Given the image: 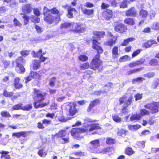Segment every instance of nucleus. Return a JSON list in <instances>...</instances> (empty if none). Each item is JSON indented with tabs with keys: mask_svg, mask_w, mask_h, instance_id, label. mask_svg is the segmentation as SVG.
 Returning <instances> with one entry per match:
<instances>
[{
	"mask_svg": "<svg viewBox=\"0 0 159 159\" xmlns=\"http://www.w3.org/2000/svg\"><path fill=\"white\" fill-rule=\"evenodd\" d=\"M155 73L153 71H150L145 74L143 76L145 78L149 79L154 77L155 76Z\"/></svg>",
	"mask_w": 159,
	"mask_h": 159,
	"instance_id": "37998d69",
	"label": "nucleus"
},
{
	"mask_svg": "<svg viewBox=\"0 0 159 159\" xmlns=\"http://www.w3.org/2000/svg\"><path fill=\"white\" fill-rule=\"evenodd\" d=\"M78 59L82 62H85L88 60V57L85 55H80L78 57Z\"/></svg>",
	"mask_w": 159,
	"mask_h": 159,
	"instance_id": "3c124183",
	"label": "nucleus"
},
{
	"mask_svg": "<svg viewBox=\"0 0 159 159\" xmlns=\"http://www.w3.org/2000/svg\"><path fill=\"white\" fill-rule=\"evenodd\" d=\"M148 12L145 10L141 9L139 12V15L142 18H146L148 16Z\"/></svg>",
	"mask_w": 159,
	"mask_h": 159,
	"instance_id": "c03bdc74",
	"label": "nucleus"
},
{
	"mask_svg": "<svg viewBox=\"0 0 159 159\" xmlns=\"http://www.w3.org/2000/svg\"><path fill=\"white\" fill-rule=\"evenodd\" d=\"M33 93L34 95L33 99L34 101L33 104L35 108H42L49 104V100L46 102H43L47 94L46 93H42L40 90L36 88H34Z\"/></svg>",
	"mask_w": 159,
	"mask_h": 159,
	"instance_id": "7ed1b4c3",
	"label": "nucleus"
},
{
	"mask_svg": "<svg viewBox=\"0 0 159 159\" xmlns=\"http://www.w3.org/2000/svg\"><path fill=\"white\" fill-rule=\"evenodd\" d=\"M112 58L114 60H117L119 57L118 52V47L117 46H114L112 50Z\"/></svg>",
	"mask_w": 159,
	"mask_h": 159,
	"instance_id": "5701e85b",
	"label": "nucleus"
},
{
	"mask_svg": "<svg viewBox=\"0 0 159 159\" xmlns=\"http://www.w3.org/2000/svg\"><path fill=\"white\" fill-rule=\"evenodd\" d=\"M157 42L156 41L150 40H148L147 42L145 43L144 44V45L146 48H148L152 45L157 44Z\"/></svg>",
	"mask_w": 159,
	"mask_h": 159,
	"instance_id": "c9c22d12",
	"label": "nucleus"
},
{
	"mask_svg": "<svg viewBox=\"0 0 159 159\" xmlns=\"http://www.w3.org/2000/svg\"><path fill=\"white\" fill-rule=\"evenodd\" d=\"M133 99V97L131 96L127 99V97L125 95H123L119 98V104L121 105L124 103L121 111V114L125 115H126L128 114V108L132 103Z\"/></svg>",
	"mask_w": 159,
	"mask_h": 159,
	"instance_id": "39448f33",
	"label": "nucleus"
},
{
	"mask_svg": "<svg viewBox=\"0 0 159 159\" xmlns=\"http://www.w3.org/2000/svg\"><path fill=\"white\" fill-rule=\"evenodd\" d=\"M113 27L116 32L121 34L125 33L128 30L127 27L124 24L120 22L119 21L114 22Z\"/></svg>",
	"mask_w": 159,
	"mask_h": 159,
	"instance_id": "0eeeda50",
	"label": "nucleus"
},
{
	"mask_svg": "<svg viewBox=\"0 0 159 159\" xmlns=\"http://www.w3.org/2000/svg\"><path fill=\"white\" fill-rule=\"evenodd\" d=\"M145 79L142 77H138L137 78L133 79L132 81L133 84H135L137 82H142L145 80Z\"/></svg>",
	"mask_w": 159,
	"mask_h": 159,
	"instance_id": "4d7b16f0",
	"label": "nucleus"
},
{
	"mask_svg": "<svg viewBox=\"0 0 159 159\" xmlns=\"http://www.w3.org/2000/svg\"><path fill=\"white\" fill-rule=\"evenodd\" d=\"M149 64L151 66H159L158 61L155 58L151 59L149 61Z\"/></svg>",
	"mask_w": 159,
	"mask_h": 159,
	"instance_id": "58836bf2",
	"label": "nucleus"
},
{
	"mask_svg": "<svg viewBox=\"0 0 159 159\" xmlns=\"http://www.w3.org/2000/svg\"><path fill=\"white\" fill-rule=\"evenodd\" d=\"M135 152L134 151L131 147H127L125 148V153L129 156L134 154Z\"/></svg>",
	"mask_w": 159,
	"mask_h": 159,
	"instance_id": "2f4dec72",
	"label": "nucleus"
},
{
	"mask_svg": "<svg viewBox=\"0 0 159 159\" xmlns=\"http://www.w3.org/2000/svg\"><path fill=\"white\" fill-rule=\"evenodd\" d=\"M75 24V22H66L61 23L60 25V28L61 29H68L69 28H73Z\"/></svg>",
	"mask_w": 159,
	"mask_h": 159,
	"instance_id": "b1692460",
	"label": "nucleus"
},
{
	"mask_svg": "<svg viewBox=\"0 0 159 159\" xmlns=\"http://www.w3.org/2000/svg\"><path fill=\"white\" fill-rule=\"evenodd\" d=\"M145 61V58L143 57L141 58L138 60L129 63L128 64V66L130 68H133L143 65L144 64Z\"/></svg>",
	"mask_w": 159,
	"mask_h": 159,
	"instance_id": "f8f14e48",
	"label": "nucleus"
},
{
	"mask_svg": "<svg viewBox=\"0 0 159 159\" xmlns=\"http://www.w3.org/2000/svg\"><path fill=\"white\" fill-rule=\"evenodd\" d=\"M1 116L3 117L9 118L11 116L10 113L7 111H2L0 113Z\"/></svg>",
	"mask_w": 159,
	"mask_h": 159,
	"instance_id": "13d9d810",
	"label": "nucleus"
},
{
	"mask_svg": "<svg viewBox=\"0 0 159 159\" xmlns=\"http://www.w3.org/2000/svg\"><path fill=\"white\" fill-rule=\"evenodd\" d=\"M42 52V49H40L38 51L35 52L33 51L32 52V54L33 56L35 58H38L40 56Z\"/></svg>",
	"mask_w": 159,
	"mask_h": 159,
	"instance_id": "49530a36",
	"label": "nucleus"
},
{
	"mask_svg": "<svg viewBox=\"0 0 159 159\" xmlns=\"http://www.w3.org/2000/svg\"><path fill=\"white\" fill-rule=\"evenodd\" d=\"M43 9L47 11L48 12H50L53 15H56V16H59V18H60L61 14L59 8L57 7H53L50 9L45 6Z\"/></svg>",
	"mask_w": 159,
	"mask_h": 159,
	"instance_id": "4468645a",
	"label": "nucleus"
},
{
	"mask_svg": "<svg viewBox=\"0 0 159 159\" xmlns=\"http://www.w3.org/2000/svg\"><path fill=\"white\" fill-rule=\"evenodd\" d=\"M40 67V62L38 60H34L33 61L32 64V67L33 70H37Z\"/></svg>",
	"mask_w": 159,
	"mask_h": 159,
	"instance_id": "c756f323",
	"label": "nucleus"
},
{
	"mask_svg": "<svg viewBox=\"0 0 159 159\" xmlns=\"http://www.w3.org/2000/svg\"><path fill=\"white\" fill-rule=\"evenodd\" d=\"M76 104L75 103H73L72 105L70 106L68 109V115L70 116H73L78 112L79 109L76 108Z\"/></svg>",
	"mask_w": 159,
	"mask_h": 159,
	"instance_id": "2eb2a0df",
	"label": "nucleus"
},
{
	"mask_svg": "<svg viewBox=\"0 0 159 159\" xmlns=\"http://www.w3.org/2000/svg\"><path fill=\"white\" fill-rule=\"evenodd\" d=\"M9 152L8 151L2 150L0 152V154H1V158L4 159H11L10 155L8 154Z\"/></svg>",
	"mask_w": 159,
	"mask_h": 159,
	"instance_id": "72a5a7b5",
	"label": "nucleus"
},
{
	"mask_svg": "<svg viewBox=\"0 0 159 159\" xmlns=\"http://www.w3.org/2000/svg\"><path fill=\"white\" fill-rule=\"evenodd\" d=\"M143 69V67L136 68L135 69H131L126 72L127 75H131L132 74L135 73L137 72L140 71Z\"/></svg>",
	"mask_w": 159,
	"mask_h": 159,
	"instance_id": "473e14b6",
	"label": "nucleus"
},
{
	"mask_svg": "<svg viewBox=\"0 0 159 159\" xmlns=\"http://www.w3.org/2000/svg\"><path fill=\"white\" fill-rule=\"evenodd\" d=\"M33 10V6L31 4L28 3L24 4L21 7V10L24 14H30Z\"/></svg>",
	"mask_w": 159,
	"mask_h": 159,
	"instance_id": "f3484780",
	"label": "nucleus"
},
{
	"mask_svg": "<svg viewBox=\"0 0 159 159\" xmlns=\"http://www.w3.org/2000/svg\"><path fill=\"white\" fill-rule=\"evenodd\" d=\"M56 80V77H52L49 80V85L51 87H53L55 85Z\"/></svg>",
	"mask_w": 159,
	"mask_h": 159,
	"instance_id": "5fc2aeb1",
	"label": "nucleus"
},
{
	"mask_svg": "<svg viewBox=\"0 0 159 159\" xmlns=\"http://www.w3.org/2000/svg\"><path fill=\"white\" fill-rule=\"evenodd\" d=\"M93 73V72L90 70H87L85 71L83 78L84 79L89 80L92 77V75Z\"/></svg>",
	"mask_w": 159,
	"mask_h": 159,
	"instance_id": "c85d7f7f",
	"label": "nucleus"
},
{
	"mask_svg": "<svg viewBox=\"0 0 159 159\" xmlns=\"http://www.w3.org/2000/svg\"><path fill=\"white\" fill-rule=\"evenodd\" d=\"M82 12L84 14L88 16H90L93 15L94 10L93 9H87L84 8L82 10Z\"/></svg>",
	"mask_w": 159,
	"mask_h": 159,
	"instance_id": "7c9ffc66",
	"label": "nucleus"
},
{
	"mask_svg": "<svg viewBox=\"0 0 159 159\" xmlns=\"http://www.w3.org/2000/svg\"><path fill=\"white\" fill-rule=\"evenodd\" d=\"M14 93L13 92H8L6 89H4L3 92V95L6 97L11 98V100L13 101L17 98L21 97L22 93L18 92L13 96Z\"/></svg>",
	"mask_w": 159,
	"mask_h": 159,
	"instance_id": "9d476101",
	"label": "nucleus"
},
{
	"mask_svg": "<svg viewBox=\"0 0 159 159\" xmlns=\"http://www.w3.org/2000/svg\"><path fill=\"white\" fill-rule=\"evenodd\" d=\"M130 58L128 55H125L120 57L119 59V61L120 62H125L128 60H129Z\"/></svg>",
	"mask_w": 159,
	"mask_h": 159,
	"instance_id": "bf43d9fd",
	"label": "nucleus"
},
{
	"mask_svg": "<svg viewBox=\"0 0 159 159\" xmlns=\"http://www.w3.org/2000/svg\"><path fill=\"white\" fill-rule=\"evenodd\" d=\"M4 3L9 4V6L11 8H14L16 7L18 3L14 0H3Z\"/></svg>",
	"mask_w": 159,
	"mask_h": 159,
	"instance_id": "cd10ccee",
	"label": "nucleus"
},
{
	"mask_svg": "<svg viewBox=\"0 0 159 159\" xmlns=\"http://www.w3.org/2000/svg\"><path fill=\"white\" fill-rule=\"evenodd\" d=\"M43 20L48 24H57L61 20L59 16H53L43 9Z\"/></svg>",
	"mask_w": 159,
	"mask_h": 159,
	"instance_id": "20e7f679",
	"label": "nucleus"
},
{
	"mask_svg": "<svg viewBox=\"0 0 159 159\" xmlns=\"http://www.w3.org/2000/svg\"><path fill=\"white\" fill-rule=\"evenodd\" d=\"M129 3V2L127 0H123L121 2L120 5V8H125L127 7L128 4Z\"/></svg>",
	"mask_w": 159,
	"mask_h": 159,
	"instance_id": "de8ad7c7",
	"label": "nucleus"
},
{
	"mask_svg": "<svg viewBox=\"0 0 159 159\" xmlns=\"http://www.w3.org/2000/svg\"><path fill=\"white\" fill-rule=\"evenodd\" d=\"M93 36L91 39L92 48L96 51L97 54L92 59L90 68L94 71L97 70L98 72H100L103 70L102 61L100 60V55L103 53L104 50L101 45V43L98 40L103 38L106 34L104 31H94L93 32Z\"/></svg>",
	"mask_w": 159,
	"mask_h": 159,
	"instance_id": "f257e3e1",
	"label": "nucleus"
},
{
	"mask_svg": "<svg viewBox=\"0 0 159 159\" xmlns=\"http://www.w3.org/2000/svg\"><path fill=\"white\" fill-rule=\"evenodd\" d=\"M116 42V40L113 39H110L107 41L105 42L104 44L107 46L112 47L115 44Z\"/></svg>",
	"mask_w": 159,
	"mask_h": 159,
	"instance_id": "a19ab883",
	"label": "nucleus"
},
{
	"mask_svg": "<svg viewBox=\"0 0 159 159\" xmlns=\"http://www.w3.org/2000/svg\"><path fill=\"white\" fill-rule=\"evenodd\" d=\"M30 51L22 50L20 52V54L22 57H25L28 55L30 54Z\"/></svg>",
	"mask_w": 159,
	"mask_h": 159,
	"instance_id": "774afa93",
	"label": "nucleus"
},
{
	"mask_svg": "<svg viewBox=\"0 0 159 159\" xmlns=\"http://www.w3.org/2000/svg\"><path fill=\"white\" fill-rule=\"evenodd\" d=\"M0 66L3 70L9 69L11 67V61L6 59L3 60L1 61V64H0Z\"/></svg>",
	"mask_w": 159,
	"mask_h": 159,
	"instance_id": "412c9836",
	"label": "nucleus"
},
{
	"mask_svg": "<svg viewBox=\"0 0 159 159\" xmlns=\"http://www.w3.org/2000/svg\"><path fill=\"white\" fill-rule=\"evenodd\" d=\"M21 80L19 77L15 78L13 80V85L16 89H20L23 87V84L20 82Z\"/></svg>",
	"mask_w": 159,
	"mask_h": 159,
	"instance_id": "aec40b11",
	"label": "nucleus"
},
{
	"mask_svg": "<svg viewBox=\"0 0 159 159\" xmlns=\"http://www.w3.org/2000/svg\"><path fill=\"white\" fill-rule=\"evenodd\" d=\"M149 111L146 109H142L140 110V113L139 114L140 115L141 118L142 116L146 115H149Z\"/></svg>",
	"mask_w": 159,
	"mask_h": 159,
	"instance_id": "09e8293b",
	"label": "nucleus"
},
{
	"mask_svg": "<svg viewBox=\"0 0 159 159\" xmlns=\"http://www.w3.org/2000/svg\"><path fill=\"white\" fill-rule=\"evenodd\" d=\"M101 128L98 123H92L84 125L81 127H76L72 128L70 133L71 136L74 139L80 140L83 138V136H80V134L89 133L95 130L101 129Z\"/></svg>",
	"mask_w": 159,
	"mask_h": 159,
	"instance_id": "f03ea898",
	"label": "nucleus"
},
{
	"mask_svg": "<svg viewBox=\"0 0 159 159\" xmlns=\"http://www.w3.org/2000/svg\"><path fill=\"white\" fill-rule=\"evenodd\" d=\"M69 134L65 129L60 130L58 133L52 136V139L61 138L62 140L61 142L62 144L67 143L70 142L69 137Z\"/></svg>",
	"mask_w": 159,
	"mask_h": 159,
	"instance_id": "423d86ee",
	"label": "nucleus"
},
{
	"mask_svg": "<svg viewBox=\"0 0 159 159\" xmlns=\"http://www.w3.org/2000/svg\"><path fill=\"white\" fill-rule=\"evenodd\" d=\"M31 21L35 24L39 23L40 21L39 18L34 15L31 16Z\"/></svg>",
	"mask_w": 159,
	"mask_h": 159,
	"instance_id": "864d4df0",
	"label": "nucleus"
},
{
	"mask_svg": "<svg viewBox=\"0 0 159 159\" xmlns=\"http://www.w3.org/2000/svg\"><path fill=\"white\" fill-rule=\"evenodd\" d=\"M51 123V120L47 119H44L42 120V122H39L37 123V127L39 129H43L44 126H47Z\"/></svg>",
	"mask_w": 159,
	"mask_h": 159,
	"instance_id": "6ab92c4d",
	"label": "nucleus"
},
{
	"mask_svg": "<svg viewBox=\"0 0 159 159\" xmlns=\"http://www.w3.org/2000/svg\"><path fill=\"white\" fill-rule=\"evenodd\" d=\"M114 149L112 147L108 146L102 149L100 152L104 154H107L110 156L113 154Z\"/></svg>",
	"mask_w": 159,
	"mask_h": 159,
	"instance_id": "a211bd4d",
	"label": "nucleus"
},
{
	"mask_svg": "<svg viewBox=\"0 0 159 159\" xmlns=\"http://www.w3.org/2000/svg\"><path fill=\"white\" fill-rule=\"evenodd\" d=\"M90 66L88 62H86L81 64L80 66V68L81 70H85L88 69Z\"/></svg>",
	"mask_w": 159,
	"mask_h": 159,
	"instance_id": "6e6d98bb",
	"label": "nucleus"
},
{
	"mask_svg": "<svg viewBox=\"0 0 159 159\" xmlns=\"http://www.w3.org/2000/svg\"><path fill=\"white\" fill-rule=\"evenodd\" d=\"M30 75L32 79L35 80H40L41 77V75L36 71H30Z\"/></svg>",
	"mask_w": 159,
	"mask_h": 159,
	"instance_id": "bb28decb",
	"label": "nucleus"
},
{
	"mask_svg": "<svg viewBox=\"0 0 159 159\" xmlns=\"http://www.w3.org/2000/svg\"><path fill=\"white\" fill-rule=\"evenodd\" d=\"M20 15H23L22 18L24 19L23 21L25 25H26L28 24L29 22L30 17L29 16L24 14V13H20Z\"/></svg>",
	"mask_w": 159,
	"mask_h": 159,
	"instance_id": "ea45409f",
	"label": "nucleus"
},
{
	"mask_svg": "<svg viewBox=\"0 0 159 159\" xmlns=\"http://www.w3.org/2000/svg\"><path fill=\"white\" fill-rule=\"evenodd\" d=\"M124 22L125 24L129 26L134 25L136 24L134 19L129 17L125 18L124 20Z\"/></svg>",
	"mask_w": 159,
	"mask_h": 159,
	"instance_id": "4be33fe9",
	"label": "nucleus"
},
{
	"mask_svg": "<svg viewBox=\"0 0 159 159\" xmlns=\"http://www.w3.org/2000/svg\"><path fill=\"white\" fill-rule=\"evenodd\" d=\"M82 24L79 23H75V24L73 28L72 29V31L76 33H81L83 32L85 30V28L82 26Z\"/></svg>",
	"mask_w": 159,
	"mask_h": 159,
	"instance_id": "dca6fc26",
	"label": "nucleus"
},
{
	"mask_svg": "<svg viewBox=\"0 0 159 159\" xmlns=\"http://www.w3.org/2000/svg\"><path fill=\"white\" fill-rule=\"evenodd\" d=\"M112 84V83H109L108 84L105 85L104 87V91L102 92V93H104L109 91L110 90Z\"/></svg>",
	"mask_w": 159,
	"mask_h": 159,
	"instance_id": "e2e57ef3",
	"label": "nucleus"
},
{
	"mask_svg": "<svg viewBox=\"0 0 159 159\" xmlns=\"http://www.w3.org/2000/svg\"><path fill=\"white\" fill-rule=\"evenodd\" d=\"M159 85V78L156 79L153 82L152 87L153 89H156Z\"/></svg>",
	"mask_w": 159,
	"mask_h": 159,
	"instance_id": "0e129e2a",
	"label": "nucleus"
},
{
	"mask_svg": "<svg viewBox=\"0 0 159 159\" xmlns=\"http://www.w3.org/2000/svg\"><path fill=\"white\" fill-rule=\"evenodd\" d=\"M141 118L140 115L138 114H132L130 118L131 121H137L140 120Z\"/></svg>",
	"mask_w": 159,
	"mask_h": 159,
	"instance_id": "4c0bfd02",
	"label": "nucleus"
},
{
	"mask_svg": "<svg viewBox=\"0 0 159 159\" xmlns=\"http://www.w3.org/2000/svg\"><path fill=\"white\" fill-rule=\"evenodd\" d=\"M28 131H20L18 132L13 133L12 134V136H15L17 138H19L21 137H25L27 135Z\"/></svg>",
	"mask_w": 159,
	"mask_h": 159,
	"instance_id": "a878e982",
	"label": "nucleus"
},
{
	"mask_svg": "<svg viewBox=\"0 0 159 159\" xmlns=\"http://www.w3.org/2000/svg\"><path fill=\"white\" fill-rule=\"evenodd\" d=\"M33 108V106L31 104H26L24 106H22V110L24 111H29Z\"/></svg>",
	"mask_w": 159,
	"mask_h": 159,
	"instance_id": "603ef678",
	"label": "nucleus"
},
{
	"mask_svg": "<svg viewBox=\"0 0 159 159\" xmlns=\"http://www.w3.org/2000/svg\"><path fill=\"white\" fill-rule=\"evenodd\" d=\"M77 11L74 8L71 7L69 6V8L67 9V16L69 18H72L74 17L73 12H77Z\"/></svg>",
	"mask_w": 159,
	"mask_h": 159,
	"instance_id": "393cba45",
	"label": "nucleus"
},
{
	"mask_svg": "<svg viewBox=\"0 0 159 159\" xmlns=\"http://www.w3.org/2000/svg\"><path fill=\"white\" fill-rule=\"evenodd\" d=\"M112 118L113 120L116 122H120L121 121V119L118 115H114L112 116Z\"/></svg>",
	"mask_w": 159,
	"mask_h": 159,
	"instance_id": "680f3d73",
	"label": "nucleus"
},
{
	"mask_svg": "<svg viewBox=\"0 0 159 159\" xmlns=\"http://www.w3.org/2000/svg\"><path fill=\"white\" fill-rule=\"evenodd\" d=\"M128 132V131L123 129H121L117 131V134L118 136L123 137L126 136V133Z\"/></svg>",
	"mask_w": 159,
	"mask_h": 159,
	"instance_id": "e433bc0d",
	"label": "nucleus"
},
{
	"mask_svg": "<svg viewBox=\"0 0 159 159\" xmlns=\"http://www.w3.org/2000/svg\"><path fill=\"white\" fill-rule=\"evenodd\" d=\"M16 64L15 67L16 68H19L20 73H23L25 72V70L23 66L25 62V60L21 56L18 57L15 60Z\"/></svg>",
	"mask_w": 159,
	"mask_h": 159,
	"instance_id": "1a4fd4ad",
	"label": "nucleus"
},
{
	"mask_svg": "<svg viewBox=\"0 0 159 159\" xmlns=\"http://www.w3.org/2000/svg\"><path fill=\"white\" fill-rule=\"evenodd\" d=\"M23 104L22 103H18L14 105L11 108L12 110H22Z\"/></svg>",
	"mask_w": 159,
	"mask_h": 159,
	"instance_id": "a18cd8bd",
	"label": "nucleus"
},
{
	"mask_svg": "<svg viewBox=\"0 0 159 159\" xmlns=\"http://www.w3.org/2000/svg\"><path fill=\"white\" fill-rule=\"evenodd\" d=\"M106 143L108 145L113 144L116 143V140L114 139L108 137L107 138Z\"/></svg>",
	"mask_w": 159,
	"mask_h": 159,
	"instance_id": "8fccbe9b",
	"label": "nucleus"
},
{
	"mask_svg": "<svg viewBox=\"0 0 159 159\" xmlns=\"http://www.w3.org/2000/svg\"><path fill=\"white\" fill-rule=\"evenodd\" d=\"M113 16V12L112 10L107 9L102 12L101 18L102 20L108 21L110 20Z\"/></svg>",
	"mask_w": 159,
	"mask_h": 159,
	"instance_id": "9b49d317",
	"label": "nucleus"
},
{
	"mask_svg": "<svg viewBox=\"0 0 159 159\" xmlns=\"http://www.w3.org/2000/svg\"><path fill=\"white\" fill-rule=\"evenodd\" d=\"M125 14L127 16L133 17H136L138 14L137 10L134 7H131L127 9L125 11Z\"/></svg>",
	"mask_w": 159,
	"mask_h": 159,
	"instance_id": "ddd939ff",
	"label": "nucleus"
},
{
	"mask_svg": "<svg viewBox=\"0 0 159 159\" xmlns=\"http://www.w3.org/2000/svg\"><path fill=\"white\" fill-rule=\"evenodd\" d=\"M86 153L82 151H79L75 152L73 153V154L76 156L79 157H82L85 156Z\"/></svg>",
	"mask_w": 159,
	"mask_h": 159,
	"instance_id": "69168bd1",
	"label": "nucleus"
},
{
	"mask_svg": "<svg viewBox=\"0 0 159 159\" xmlns=\"http://www.w3.org/2000/svg\"><path fill=\"white\" fill-rule=\"evenodd\" d=\"M14 25L16 26L21 27L22 26V24L16 18H14L13 20Z\"/></svg>",
	"mask_w": 159,
	"mask_h": 159,
	"instance_id": "338daca9",
	"label": "nucleus"
},
{
	"mask_svg": "<svg viewBox=\"0 0 159 159\" xmlns=\"http://www.w3.org/2000/svg\"><path fill=\"white\" fill-rule=\"evenodd\" d=\"M144 107L150 110L152 113H156L159 111V102L153 101L146 104Z\"/></svg>",
	"mask_w": 159,
	"mask_h": 159,
	"instance_id": "6e6552de",
	"label": "nucleus"
},
{
	"mask_svg": "<svg viewBox=\"0 0 159 159\" xmlns=\"http://www.w3.org/2000/svg\"><path fill=\"white\" fill-rule=\"evenodd\" d=\"M37 154L41 157H44L47 154V152L46 151H44V149L42 148L38 150Z\"/></svg>",
	"mask_w": 159,
	"mask_h": 159,
	"instance_id": "79ce46f5",
	"label": "nucleus"
},
{
	"mask_svg": "<svg viewBox=\"0 0 159 159\" xmlns=\"http://www.w3.org/2000/svg\"><path fill=\"white\" fill-rule=\"evenodd\" d=\"M139 125H129L128 126L129 129L131 130L138 129L140 127Z\"/></svg>",
	"mask_w": 159,
	"mask_h": 159,
	"instance_id": "052dcab7",
	"label": "nucleus"
},
{
	"mask_svg": "<svg viewBox=\"0 0 159 159\" xmlns=\"http://www.w3.org/2000/svg\"><path fill=\"white\" fill-rule=\"evenodd\" d=\"M90 143L93 148H96L100 145V141L98 139H96L91 141Z\"/></svg>",
	"mask_w": 159,
	"mask_h": 159,
	"instance_id": "f704fd0d",
	"label": "nucleus"
}]
</instances>
